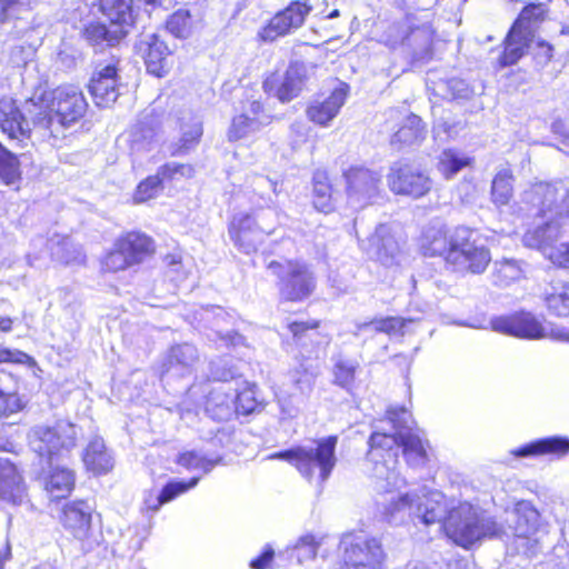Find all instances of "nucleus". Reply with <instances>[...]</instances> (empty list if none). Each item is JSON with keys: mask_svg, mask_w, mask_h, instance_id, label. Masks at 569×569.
Listing matches in <instances>:
<instances>
[{"mask_svg": "<svg viewBox=\"0 0 569 569\" xmlns=\"http://www.w3.org/2000/svg\"><path fill=\"white\" fill-rule=\"evenodd\" d=\"M569 189L550 183H537L525 192L523 200L532 206L533 223L522 241L528 248L541 251L555 264L569 268V207L565 198Z\"/></svg>", "mask_w": 569, "mask_h": 569, "instance_id": "f257e3e1", "label": "nucleus"}, {"mask_svg": "<svg viewBox=\"0 0 569 569\" xmlns=\"http://www.w3.org/2000/svg\"><path fill=\"white\" fill-rule=\"evenodd\" d=\"M368 445L366 471L376 479L377 489L380 491L391 493L393 489L400 488L405 483L397 470L400 448L410 463L418 466L427 460V441H423L412 430L400 431L398 435L375 431L371 433Z\"/></svg>", "mask_w": 569, "mask_h": 569, "instance_id": "f03ea898", "label": "nucleus"}, {"mask_svg": "<svg viewBox=\"0 0 569 569\" xmlns=\"http://www.w3.org/2000/svg\"><path fill=\"white\" fill-rule=\"evenodd\" d=\"M88 103L82 91L76 86L58 87L52 91L50 104L26 101V109L32 118L34 130L41 139L58 140L64 131L77 123L86 113Z\"/></svg>", "mask_w": 569, "mask_h": 569, "instance_id": "7ed1b4c3", "label": "nucleus"}, {"mask_svg": "<svg viewBox=\"0 0 569 569\" xmlns=\"http://www.w3.org/2000/svg\"><path fill=\"white\" fill-rule=\"evenodd\" d=\"M443 530L448 538L465 549L485 538H499L505 532L502 525L469 502L450 508Z\"/></svg>", "mask_w": 569, "mask_h": 569, "instance_id": "20e7f679", "label": "nucleus"}, {"mask_svg": "<svg viewBox=\"0 0 569 569\" xmlns=\"http://www.w3.org/2000/svg\"><path fill=\"white\" fill-rule=\"evenodd\" d=\"M337 436H329L313 441L310 446H297L269 456L270 459L286 460L311 481L315 477L323 483L330 477L337 463Z\"/></svg>", "mask_w": 569, "mask_h": 569, "instance_id": "39448f33", "label": "nucleus"}, {"mask_svg": "<svg viewBox=\"0 0 569 569\" xmlns=\"http://www.w3.org/2000/svg\"><path fill=\"white\" fill-rule=\"evenodd\" d=\"M266 267L269 273L277 278L279 296L286 301H303L316 289L315 273L305 262L287 259L271 260Z\"/></svg>", "mask_w": 569, "mask_h": 569, "instance_id": "423d86ee", "label": "nucleus"}, {"mask_svg": "<svg viewBox=\"0 0 569 569\" xmlns=\"http://www.w3.org/2000/svg\"><path fill=\"white\" fill-rule=\"evenodd\" d=\"M491 261V253L475 230L458 227L452 231L451 251L447 263L461 273L482 274Z\"/></svg>", "mask_w": 569, "mask_h": 569, "instance_id": "0eeeda50", "label": "nucleus"}, {"mask_svg": "<svg viewBox=\"0 0 569 569\" xmlns=\"http://www.w3.org/2000/svg\"><path fill=\"white\" fill-rule=\"evenodd\" d=\"M77 426L58 420L53 425H37L28 433L29 446L40 458L51 463L70 452L77 445Z\"/></svg>", "mask_w": 569, "mask_h": 569, "instance_id": "6e6552de", "label": "nucleus"}, {"mask_svg": "<svg viewBox=\"0 0 569 569\" xmlns=\"http://www.w3.org/2000/svg\"><path fill=\"white\" fill-rule=\"evenodd\" d=\"M278 220L277 210L267 214L238 213L228 226V234L234 247L249 254L254 252L266 234H271Z\"/></svg>", "mask_w": 569, "mask_h": 569, "instance_id": "1a4fd4ad", "label": "nucleus"}, {"mask_svg": "<svg viewBox=\"0 0 569 569\" xmlns=\"http://www.w3.org/2000/svg\"><path fill=\"white\" fill-rule=\"evenodd\" d=\"M341 546L347 569H381L386 555L378 539L348 535Z\"/></svg>", "mask_w": 569, "mask_h": 569, "instance_id": "9d476101", "label": "nucleus"}, {"mask_svg": "<svg viewBox=\"0 0 569 569\" xmlns=\"http://www.w3.org/2000/svg\"><path fill=\"white\" fill-rule=\"evenodd\" d=\"M348 201L353 208H362L380 191L381 174L368 168L356 166L343 172Z\"/></svg>", "mask_w": 569, "mask_h": 569, "instance_id": "9b49d317", "label": "nucleus"}, {"mask_svg": "<svg viewBox=\"0 0 569 569\" xmlns=\"http://www.w3.org/2000/svg\"><path fill=\"white\" fill-rule=\"evenodd\" d=\"M491 329L496 332L519 339L538 340L548 337L541 321L530 312H516L491 319Z\"/></svg>", "mask_w": 569, "mask_h": 569, "instance_id": "f8f14e48", "label": "nucleus"}, {"mask_svg": "<svg viewBox=\"0 0 569 569\" xmlns=\"http://www.w3.org/2000/svg\"><path fill=\"white\" fill-rule=\"evenodd\" d=\"M311 11V7L300 1H292L286 9L274 14L269 22L260 29L258 37L263 42H272L280 37L291 33L299 29L306 17Z\"/></svg>", "mask_w": 569, "mask_h": 569, "instance_id": "ddd939ff", "label": "nucleus"}, {"mask_svg": "<svg viewBox=\"0 0 569 569\" xmlns=\"http://www.w3.org/2000/svg\"><path fill=\"white\" fill-rule=\"evenodd\" d=\"M387 178L390 189L398 194L419 198L431 189L430 178L409 163L396 162Z\"/></svg>", "mask_w": 569, "mask_h": 569, "instance_id": "4468645a", "label": "nucleus"}, {"mask_svg": "<svg viewBox=\"0 0 569 569\" xmlns=\"http://www.w3.org/2000/svg\"><path fill=\"white\" fill-rule=\"evenodd\" d=\"M0 127L10 140H17L19 143L29 140L33 133L40 136V131L34 130L27 109L22 112L12 99L0 100Z\"/></svg>", "mask_w": 569, "mask_h": 569, "instance_id": "2eb2a0df", "label": "nucleus"}, {"mask_svg": "<svg viewBox=\"0 0 569 569\" xmlns=\"http://www.w3.org/2000/svg\"><path fill=\"white\" fill-rule=\"evenodd\" d=\"M306 81V67L293 62L287 68L280 80L267 79L263 88L268 93H273L281 102H289L301 92Z\"/></svg>", "mask_w": 569, "mask_h": 569, "instance_id": "dca6fc26", "label": "nucleus"}, {"mask_svg": "<svg viewBox=\"0 0 569 569\" xmlns=\"http://www.w3.org/2000/svg\"><path fill=\"white\" fill-rule=\"evenodd\" d=\"M89 91L98 107H109L119 97L118 69L113 63L97 67L93 72Z\"/></svg>", "mask_w": 569, "mask_h": 569, "instance_id": "f3484780", "label": "nucleus"}, {"mask_svg": "<svg viewBox=\"0 0 569 569\" xmlns=\"http://www.w3.org/2000/svg\"><path fill=\"white\" fill-rule=\"evenodd\" d=\"M413 518L429 526L441 523L443 528L445 519L450 510L445 495L438 490H422V496H416Z\"/></svg>", "mask_w": 569, "mask_h": 569, "instance_id": "a211bd4d", "label": "nucleus"}, {"mask_svg": "<svg viewBox=\"0 0 569 569\" xmlns=\"http://www.w3.org/2000/svg\"><path fill=\"white\" fill-rule=\"evenodd\" d=\"M91 520L92 507L84 500L66 503L60 516V521L64 529L79 541H84L89 538Z\"/></svg>", "mask_w": 569, "mask_h": 569, "instance_id": "6ab92c4d", "label": "nucleus"}, {"mask_svg": "<svg viewBox=\"0 0 569 569\" xmlns=\"http://www.w3.org/2000/svg\"><path fill=\"white\" fill-rule=\"evenodd\" d=\"M180 123L181 138L178 142L168 147V152L172 157L183 156L198 144L203 129L202 119L192 110H183L178 118Z\"/></svg>", "mask_w": 569, "mask_h": 569, "instance_id": "aec40b11", "label": "nucleus"}, {"mask_svg": "<svg viewBox=\"0 0 569 569\" xmlns=\"http://www.w3.org/2000/svg\"><path fill=\"white\" fill-rule=\"evenodd\" d=\"M33 247L46 244L52 260L64 264H81L86 261V254L82 247L74 243L69 237L54 234L49 240L44 241L42 237L36 238Z\"/></svg>", "mask_w": 569, "mask_h": 569, "instance_id": "412c9836", "label": "nucleus"}, {"mask_svg": "<svg viewBox=\"0 0 569 569\" xmlns=\"http://www.w3.org/2000/svg\"><path fill=\"white\" fill-rule=\"evenodd\" d=\"M137 47L144 59L147 71L156 77H163L167 72L168 46L152 33L141 39Z\"/></svg>", "mask_w": 569, "mask_h": 569, "instance_id": "4be33fe9", "label": "nucleus"}, {"mask_svg": "<svg viewBox=\"0 0 569 569\" xmlns=\"http://www.w3.org/2000/svg\"><path fill=\"white\" fill-rule=\"evenodd\" d=\"M199 360L197 348L190 343L171 347L163 361V376L184 377L191 375Z\"/></svg>", "mask_w": 569, "mask_h": 569, "instance_id": "5701e85b", "label": "nucleus"}, {"mask_svg": "<svg viewBox=\"0 0 569 569\" xmlns=\"http://www.w3.org/2000/svg\"><path fill=\"white\" fill-rule=\"evenodd\" d=\"M349 86L340 83L323 101H315L307 109L308 118L320 126H327L339 112L348 97Z\"/></svg>", "mask_w": 569, "mask_h": 569, "instance_id": "b1692460", "label": "nucleus"}, {"mask_svg": "<svg viewBox=\"0 0 569 569\" xmlns=\"http://www.w3.org/2000/svg\"><path fill=\"white\" fill-rule=\"evenodd\" d=\"M26 489L16 466L0 457V499L14 506L23 503Z\"/></svg>", "mask_w": 569, "mask_h": 569, "instance_id": "393cba45", "label": "nucleus"}, {"mask_svg": "<svg viewBox=\"0 0 569 569\" xmlns=\"http://www.w3.org/2000/svg\"><path fill=\"white\" fill-rule=\"evenodd\" d=\"M116 247L123 252L131 266L142 262L154 251L153 241L141 232H129L120 238Z\"/></svg>", "mask_w": 569, "mask_h": 569, "instance_id": "a878e982", "label": "nucleus"}, {"mask_svg": "<svg viewBox=\"0 0 569 569\" xmlns=\"http://www.w3.org/2000/svg\"><path fill=\"white\" fill-rule=\"evenodd\" d=\"M567 452H569V438L562 436L540 438L511 451V453L517 458H527L540 455L561 456Z\"/></svg>", "mask_w": 569, "mask_h": 569, "instance_id": "bb28decb", "label": "nucleus"}, {"mask_svg": "<svg viewBox=\"0 0 569 569\" xmlns=\"http://www.w3.org/2000/svg\"><path fill=\"white\" fill-rule=\"evenodd\" d=\"M368 253L382 263H389L399 250L398 242L391 233V228L388 224H379L376 231L368 239Z\"/></svg>", "mask_w": 569, "mask_h": 569, "instance_id": "cd10ccee", "label": "nucleus"}, {"mask_svg": "<svg viewBox=\"0 0 569 569\" xmlns=\"http://www.w3.org/2000/svg\"><path fill=\"white\" fill-rule=\"evenodd\" d=\"M86 468L93 475H104L113 468V457L101 437H93L87 445L83 456Z\"/></svg>", "mask_w": 569, "mask_h": 569, "instance_id": "c85d7f7f", "label": "nucleus"}, {"mask_svg": "<svg viewBox=\"0 0 569 569\" xmlns=\"http://www.w3.org/2000/svg\"><path fill=\"white\" fill-rule=\"evenodd\" d=\"M100 11L117 29H124L127 33L136 21V10L132 0H100Z\"/></svg>", "mask_w": 569, "mask_h": 569, "instance_id": "c756f323", "label": "nucleus"}, {"mask_svg": "<svg viewBox=\"0 0 569 569\" xmlns=\"http://www.w3.org/2000/svg\"><path fill=\"white\" fill-rule=\"evenodd\" d=\"M452 233H448L441 226H432L422 231L420 249L423 256L443 257L447 261L451 251Z\"/></svg>", "mask_w": 569, "mask_h": 569, "instance_id": "7c9ffc66", "label": "nucleus"}, {"mask_svg": "<svg viewBox=\"0 0 569 569\" xmlns=\"http://www.w3.org/2000/svg\"><path fill=\"white\" fill-rule=\"evenodd\" d=\"M223 401L217 403L219 420L228 419L233 411L244 416L250 415L258 407L254 391L251 388L232 392V395H224Z\"/></svg>", "mask_w": 569, "mask_h": 569, "instance_id": "2f4dec72", "label": "nucleus"}, {"mask_svg": "<svg viewBox=\"0 0 569 569\" xmlns=\"http://www.w3.org/2000/svg\"><path fill=\"white\" fill-rule=\"evenodd\" d=\"M379 503L382 505L383 518L389 523L399 525L407 517H413L415 498L409 493L391 495L390 498H385Z\"/></svg>", "mask_w": 569, "mask_h": 569, "instance_id": "473e14b6", "label": "nucleus"}, {"mask_svg": "<svg viewBox=\"0 0 569 569\" xmlns=\"http://www.w3.org/2000/svg\"><path fill=\"white\" fill-rule=\"evenodd\" d=\"M513 533L519 538H530L537 532L539 525V512L528 501H521L516 505L512 512Z\"/></svg>", "mask_w": 569, "mask_h": 569, "instance_id": "72a5a7b5", "label": "nucleus"}, {"mask_svg": "<svg viewBox=\"0 0 569 569\" xmlns=\"http://www.w3.org/2000/svg\"><path fill=\"white\" fill-rule=\"evenodd\" d=\"M525 276L523 262L513 258H502L493 261L491 280L497 287H509Z\"/></svg>", "mask_w": 569, "mask_h": 569, "instance_id": "f704fd0d", "label": "nucleus"}, {"mask_svg": "<svg viewBox=\"0 0 569 569\" xmlns=\"http://www.w3.org/2000/svg\"><path fill=\"white\" fill-rule=\"evenodd\" d=\"M530 41V34L526 30L522 31L512 27L505 41V50L500 57L501 66L507 67L517 63L525 54Z\"/></svg>", "mask_w": 569, "mask_h": 569, "instance_id": "c9c22d12", "label": "nucleus"}, {"mask_svg": "<svg viewBox=\"0 0 569 569\" xmlns=\"http://www.w3.org/2000/svg\"><path fill=\"white\" fill-rule=\"evenodd\" d=\"M318 322H291L288 326L290 333L301 352L308 357L313 353L316 347L321 343L322 337L317 331Z\"/></svg>", "mask_w": 569, "mask_h": 569, "instance_id": "e433bc0d", "label": "nucleus"}, {"mask_svg": "<svg viewBox=\"0 0 569 569\" xmlns=\"http://www.w3.org/2000/svg\"><path fill=\"white\" fill-rule=\"evenodd\" d=\"M271 122V117L251 118L249 113H241L236 116L228 130V140L237 141L240 139L248 138L249 136L261 130V128L268 126Z\"/></svg>", "mask_w": 569, "mask_h": 569, "instance_id": "4c0bfd02", "label": "nucleus"}, {"mask_svg": "<svg viewBox=\"0 0 569 569\" xmlns=\"http://www.w3.org/2000/svg\"><path fill=\"white\" fill-rule=\"evenodd\" d=\"M126 34L127 30L124 29H117L112 24L108 28L100 22L90 23L83 30V37L93 47L114 46Z\"/></svg>", "mask_w": 569, "mask_h": 569, "instance_id": "58836bf2", "label": "nucleus"}, {"mask_svg": "<svg viewBox=\"0 0 569 569\" xmlns=\"http://www.w3.org/2000/svg\"><path fill=\"white\" fill-rule=\"evenodd\" d=\"M74 472L64 467H56L51 470L46 489L52 499L66 498L74 488Z\"/></svg>", "mask_w": 569, "mask_h": 569, "instance_id": "ea45409f", "label": "nucleus"}, {"mask_svg": "<svg viewBox=\"0 0 569 569\" xmlns=\"http://www.w3.org/2000/svg\"><path fill=\"white\" fill-rule=\"evenodd\" d=\"M425 126L420 117L409 114L403 121L399 130L392 136L391 144L401 148L403 146H411L421 141L425 138Z\"/></svg>", "mask_w": 569, "mask_h": 569, "instance_id": "a19ab883", "label": "nucleus"}, {"mask_svg": "<svg viewBox=\"0 0 569 569\" xmlns=\"http://www.w3.org/2000/svg\"><path fill=\"white\" fill-rule=\"evenodd\" d=\"M11 383L12 376L0 371V417H9L23 409L24 405Z\"/></svg>", "mask_w": 569, "mask_h": 569, "instance_id": "79ce46f5", "label": "nucleus"}, {"mask_svg": "<svg viewBox=\"0 0 569 569\" xmlns=\"http://www.w3.org/2000/svg\"><path fill=\"white\" fill-rule=\"evenodd\" d=\"M313 206L320 211L328 213L333 210L332 187L328 174L323 170H317L313 173Z\"/></svg>", "mask_w": 569, "mask_h": 569, "instance_id": "37998d69", "label": "nucleus"}, {"mask_svg": "<svg viewBox=\"0 0 569 569\" xmlns=\"http://www.w3.org/2000/svg\"><path fill=\"white\" fill-rule=\"evenodd\" d=\"M513 196V176L510 169L503 168L497 172L491 183V199L497 207L509 203Z\"/></svg>", "mask_w": 569, "mask_h": 569, "instance_id": "c03bdc74", "label": "nucleus"}, {"mask_svg": "<svg viewBox=\"0 0 569 569\" xmlns=\"http://www.w3.org/2000/svg\"><path fill=\"white\" fill-rule=\"evenodd\" d=\"M470 158L463 153L446 149L441 152L437 168L445 179L450 180L463 168L470 166Z\"/></svg>", "mask_w": 569, "mask_h": 569, "instance_id": "a18cd8bd", "label": "nucleus"}, {"mask_svg": "<svg viewBox=\"0 0 569 569\" xmlns=\"http://www.w3.org/2000/svg\"><path fill=\"white\" fill-rule=\"evenodd\" d=\"M358 368L359 362L357 360L338 355L333 363L335 382L341 388L349 390L355 383Z\"/></svg>", "mask_w": 569, "mask_h": 569, "instance_id": "49530a36", "label": "nucleus"}, {"mask_svg": "<svg viewBox=\"0 0 569 569\" xmlns=\"http://www.w3.org/2000/svg\"><path fill=\"white\" fill-rule=\"evenodd\" d=\"M21 170L17 156L0 142V179L9 186L20 180Z\"/></svg>", "mask_w": 569, "mask_h": 569, "instance_id": "de8ad7c7", "label": "nucleus"}, {"mask_svg": "<svg viewBox=\"0 0 569 569\" xmlns=\"http://www.w3.org/2000/svg\"><path fill=\"white\" fill-rule=\"evenodd\" d=\"M200 480V477H192L190 480H173L169 481L157 497V503L149 506L152 510H158L163 503L170 502L178 496L187 492L189 489L194 488Z\"/></svg>", "mask_w": 569, "mask_h": 569, "instance_id": "09e8293b", "label": "nucleus"}, {"mask_svg": "<svg viewBox=\"0 0 569 569\" xmlns=\"http://www.w3.org/2000/svg\"><path fill=\"white\" fill-rule=\"evenodd\" d=\"M156 139V132L149 122L141 120L130 132V148L132 152L150 150Z\"/></svg>", "mask_w": 569, "mask_h": 569, "instance_id": "8fccbe9b", "label": "nucleus"}, {"mask_svg": "<svg viewBox=\"0 0 569 569\" xmlns=\"http://www.w3.org/2000/svg\"><path fill=\"white\" fill-rule=\"evenodd\" d=\"M177 461L180 466L189 470H202L204 473H207L221 461V458H208L207 456L191 450L181 453Z\"/></svg>", "mask_w": 569, "mask_h": 569, "instance_id": "3c124183", "label": "nucleus"}, {"mask_svg": "<svg viewBox=\"0 0 569 569\" xmlns=\"http://www.w3.org/2000/svg\"><path fill=\"white\" fill-rule=\"evenodd\" d=\"M546 8L542 3H531L526 6L513 23V28L527 31L531 36V24L545 19Z\"/></svg>", "mask_w": 569, "mask_h": 569, "instance_id": "603ef678", "label": "nucleus"}, {"mask_svg": "<svg viewBox=\"0 0 569 569\" xmlns=\"http://www.w3.org/2000/svg\"><path fill=\"white\" fill-rule=\"evenodd\" d=\"M191 27V16L188 10H177L167 20V30L177 38H188Z\"/></svg>", "mask_w": 569, "mask_h": 569, "instance_id": "864d4df0", "label": "nucleus"}, {"mask_svg": "<svg viewBox=\"0 0 569 569\" xmlns=\"http://www.w3.org/2000/svg\"><path fill=\"white\" fill-rule=\"evenodd\" d=\"M546 305L550 313L557 317L569 316V286H563L560 291L548 293Z\"/></svg>", "mask_w": 569, "mask_h": 569, "instance_id": "5fc2aeb1", "label": "nucleus"}, {"mask_svg": "<svg viewBox=\"0 0 569 569\" xmlns=\"http://www.w3.org/2000/svg\"><path fill=\"white\" fill-rule=\"evenodd\" d=\"M162 189V178L158 173L149 176L141 181L134 192L136 202H144L149 199L154 198L158 192Z\"/></svg>", "mask_w": 569, "mask_h": 569, "instance_id": "6e6d98bb", "label": "nucleus"}, {"mask_svg": "<svg viewBox=\"0 0 569 569\" xmlns=\"http://www.w3.org/2000/svg\"><path fill=\"white\" fill-rule=\"evenodd\" d=\"M388 421L393 428L391 435L411 431L412 416L405 407L389 408L387 411Z\"/></svg>", "mask_w": 569, "mask_h": 569, "instance_id": "4d7b16f0", "label": "nucleus"}, {"mask_svg": "<svg viewBox=\"0 0 569 569\" xmlns=\"http://www.w3.org/2000/svg\"><path fill=\"white\" fill-rule=\"evenodd\" d=\"M210 375L214 380L229 381L240 377L231 358H221L210 362Z\"/></svg>", "mask_w": 569, "mask_h": 569, "instance_id": "13d9d810", "label": "nucleus"}, {"mask_svg": "<svg viewBox=\"0 0 569 569\" xmlns=\"http://www.w3.org/2000/svg\"><path fill=\"white\" fill-rule=\"evenodd\" d=\"M413 321L415 319L412 318L388 317L377 320L372 323L376 331L385 332L388 335H403L406 326Z\"/></svg>", "mask_w": 569, "mask_h": 569, "instance_id": "bf43d9fd", "label": "nucleus"}, {"mask_svg": "<svg viewBox=\"0 0 569 569\" xmlns=\"http://www.w3.org/2000/svg\"><path fill=\"white\" fill-rule=\"evenodd\" d=\"M253 186H254V192H257L259 194V198L261 200V201H257V206H259L261 208L267 207L270 209L274 201L269 194L266 197L264 192L272 191L273 194H277L278 193L277 181H273V180L269 179L268 177L258 176L253 180Z\"/></svg>", "mask_w": 569, "mask_h": 569, "instance_id": "052dcab7", "label": "nucleus"}, {"mask_svg": "<svg viewBox=\"0 0 569 569\" xmlns=\"http://www.w3.org/2000/svg\"><path fill=\"white\" fill-rule=\"evenodd\" d=\"M319 543L315 536L305 535L298 539L293 547L295 555L300 563L311 560L316 557Z\"/></svg>", "mask_w": 569, "mask_h": 569, "instance_id": "680f3d73", "label": "nucleus"}, {"mask_svg": "<svg viewBox=\"0 0 569 569\" xmlns=\"http://www.w3.org/2000/svg\"><path fill=\"white\" fill-rule=\"evenodd\" d=\"M157 173L164 180H174L178 178H190L193 176V168L187 163L168 162L161 166Z\"/></svg>", "mask_w": 569, "mask_h": 569, "instance_id": "e2e57ef3", "label": "nucleus"}, {"mask_svg": "<svg viewBox=\"0 0 569 569\" xmlns=\"http://www.w3.org/2000/svg\"><path fill=\"white\" fill-rule=\"evenodd\" d=\"M29 0H0V21L4 23L10 18H19L23 10L29 9Z\"/></svg>", "mask_w": 569, "mask_h": 569, "instance_id": "0e129e2a", "label": "nucleus"}, {"mask_svg": "<svg viewBox=\"0 0 569 569\" xmlns=\"http://www.w3.org/2000/svg\"><path fill=\"white\" fill-rule=\"evenodd\" d=\"M224 395H232V392L227 391V388L224 386H220L209 392V396H208L207 402H206V411L208 413H210L214 419H219V417H218L219 408H218L217 403L224 402L223 401Z\"/></svg>", "mask_w": 569, "mask_h": 569, "instance_id": "69168bd1", "label": "nucleus"}, {"mask_svg": "<svg viewBox=\"0 0 569 569\" xmlns=\"http://www.w3.org/2000/svg\"><path fill=\"white\" fill-rule=\"evenodd\" d=\"M31 361H33V359L26 352H22L18 349L0 347V365L1 363L26 365Z\"/></svg>", "mask_w": 569, "mask_h": 569, "instance_id": "338daca9", "label": "nucleus"}, {"mask_svg": "<svg viewBox=\"0 0 569 569\" xmlns=\"http://www.w3.org/2000/svg\"><path fill=\"white\" fill-rule=\"evenodd\" d=\"M104 266L107 269L111 271H118L123 270L130 267L131 264L124 257L123 252H121V250L118 247H116V250H113L107 256Z\"/></svg>", "mask_w": 569, "mask_h": 569, "instance_id": "774afa93", "label": "nucleus"}]
</instances>
